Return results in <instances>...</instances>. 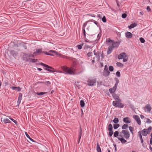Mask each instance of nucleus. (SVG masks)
I'll return each mask as SVG.
<instances>
[{
  "instance_id": "obj_1",
  "label": "nucleus",
  "mask_w": 152,
  "mask_h": 152,
  "mask_svg": "<svg viewBox=\"0 0 152 152\" xmlns=\"http://www.w3.org/2000/svg\"><path fill=\"white\" fill-rule=\"evenodd\" d=\"M106 42L107 45H110L113 49L117 48L120 44L119 42H115L114 41L111 40L110 38L107 39Z\"/></svg>"
},
{
  "instance_id": "obj_2",
  "label": "nucleus",
  "mask_w": 152,
  "mask_h": 152,
  "mask_svg": "<svg viewBox=\"0 0 152 152\" xmlns=\"http://www.w3.org/2000/svg\"><path fill=\"white\" fill-rule=\"evenodd\" d=\"M62 69L63 71L66 72V74H68L70 75L74 74V71L69 67L63 66L62 67Z\"/></svg>"
},
{
  "instance_id": "obj_3",
  "label": "nucleus",
  "mask_w": 152,
  "mask_h": 152,
  "mask_svg": "<svg viewBox=\"0 0 152 152\" xmlns=\"http://www.w3.org/2000/svg\"><path fill=\"white\" fill-rule=\"evenodd\" d=\"M151 129V127L150 126L147 129H144L141 131V133L143 136H146L148 134H149L150 133Z\"/></svg>"
},
{
  "instance_id": "obj_4",
  "label": "nucleus",
  "mask_w": 152,
  "mask_h": 152,
  "mask_svg": "<svg viewBox=\"0 0 152 152\" xmlns=\"http://www.w3.org/2000/svg\"><path fill=\"white\" fill-rule=\"evenodd\" d=\"M87 85L89 86H94L96 83V80L92 78H89L87 81Z\"/></svg>"
},
{
  "instance_id": "obj_5",
  "label": "nucleus",
  "mask_w": 152,
  "mask_h": 152,
  "mask_svg": "<svg viewBox=\"0 0 152 152\" xmlns=\"http://www.w3.org/2000/svg\"><path fill=\"white\" fill-rule=\"evenodd\" d=\"M121 133L124 134V137L126 139H128L130 137L129 133L127 130H122Z\"/></svg>"
},
{
  "instance_id": "obj_6",
  "label": "nucleus",
  "mask_w": 152,
  "mask_h": 152,
  "mask_svg": "<svg viewBox=\"0 0 152 152\" xmlns=\"http://www.w3.org/2000/svg\"><path fill=\"white\" fill-rule=\"evenodd\" d=\"M133 118L137 122L138 124L139 125H140L141 121L139 116L137 115H134L133 116Z\"/></svg>"
},
{
  "instance_id": "obj_7",
  "label": "nucleus",
  "mask_w": 152,
  "mask_h": 152,
  "mask_svg": "<svg viewBox=\"0 0 152 152\" xmlns=\"http://www.w3.org/2000/svg\"><path fill=\"white\" fill-rule=\"evenodd\" d=\"M126 54L125 53H122L118 55V58L119 59H121L124 58H126Z\"/></svg>"
},
{
  "instance_id": "obj_8",
  "label": "nucleus",
  "mask_w": 152,
  "mask_h": 152,
  "mask_svg": "<svg viewBox=\"0 0 152 152\" xmlns=\"http://www.w3.org/2000/svg\"><path fill=\"white\" fill-rule=\"evenodd\" d=\"M42 48H40L39 49H37L36 50V51L34 52V54L35 56H37L40 54L42 52Z\"/></svg>"
},
{
  "instance_id": "obj_9",
  "label": "nucleus",
  "mask_w": 152,
  "mask_h": 152,
  "mask_svg": "<svg viewBox=\"0 0 152 152\" xmlns=\"http://www.w3.org/2000/svg\"><path fill=\"white\" fill-rule=\"evenodd\" d=\"M112 96L115 100H118L119 102H121V99L119 98V96L117 94L113 93L112 94Z\"/></svg>"
},
{
  "instance_id": "obj_10",
  "label": "nucleus",
  "mask_w": 152,
  "mask_h": 152,
  "mask_svg": "<svg viewBox=\"0 0 152 152\" xmlns=\"http://www.w3.org/2000/svg\"><path fill=\"white\" fill-rule=\"evenodd\" d=\"M151 107L149 104H147L144 107V110H145L146 109L147 111L148 112H149L151 111Z\"/></svg>"
},
{
  "instance_id": "obj_11",
  "label": "nucleus",
  "mask_w": 152,
  "mask_h": 152,
  "mask_svg": "<svg viewBox=\"0 0 152 152\" xmlns=\"http://www.w3.org/2000/svg\"><path fill=\"white\" fill-rule=\"evenodd\" d=\"M117 87L116 86H114L112 88L109 89V91L111 94H113L116 89Z\"/></svg>"
},
{
  "instance_id": "obj_12",
  "label": "nucleus",
  "mask_w": 152,
  "mask_h": 152,
  "mask_svg": "<svg viewBox=\"0 0 152 152\" xmlns=\"http://www.w3.org/2000/svg\"><path fill=\"white\" fill-rule=\"evenodd\" d=\"M126 37L127 38H131L132 37V34L129 32H127L125 34Z\"/></svg>"
},
{
  "instance_id": "obj_13",
  "label": "nucleus",
  "mask_w": 152,
  "mask_h": 152,
  "mask_svg": "<svg viewBox=\"0 0 152 152\" xmlns=\"http://www.w3.org/2000/svg\"><path fill=\"white\" fill-rule=\"evenodd\" d=\"M10 51V54L13 56H17L18 54V53L16 51L14 50H11Z\"/></svg>"
},
{
  "instance_id": "obj_14",
  "label": "nucleus",
  "mask_w": 152,
  "mask_h": 152,
  "mask_svg": "<svg viewBox=\"0 0 152 152\" xmlns=\"http://www.w3.org/2000/svg\"><path fill=\"white\" fill-rule=\"evenodd\" d=\"M123 121L124 122L126 123H129L131 122L130 118L128 117L124 118Z\"/></svg>"
},
{
  "instance_id": "obj_15",
  "label": "nucleus",
  "mask_w": 152,
  "mask_h": 152,
  "mask_svg": "<svg viewBox=\"0 0 152 152\" xmlns=\"http://www.w3.org/2000/svg\"><path fill=\"white\" fill-rule=\"evenodd\" d=\"M110 72L108 70H104L103 75L105 77H107L109 75Z\"/></svg>"
},
{
  "instance_id": "obj_16",
  "label": "nucleus",
  "mask_w": 152,
  "mask_h": 152,
  "mask_svg": "<svg viewBox=\"0 0 152 152\" xmlns=\"http://www.w3.org/2000/svg\"><path fill=\"white\" fill-rule=\"evenodd\" d=\"M113 49H114L110 45L108 48L107 52V54H110L113 51Z\"/></svg>"
},
{
  "instance_id": "obj_17",
  "label": "nucleus",
  "mask_w": 152,
  "mask_h": 152,
  "mask_svg": "<svg viewBox=\"0 0 152 152\" xmlns=\"http://www.w3.org/2000/svg\"><path fill=\"white\" fill-rule=\"evenodd\" d=\"M40 64L41 65L44 66L45 67L48 68V69H52L53 70L54 69L52 67L48 65L43 64L42 63H40Z\"/></svg>"
},
{
  "instance_id": "obj_18",
  "label": "nucleus",
  "mask_w": 152,
  "mask_h": 152,
  "mask_svg": "<svg viewBox=\"0 0 152 152\" xmlns=\"http://www.w3.org/2000/svg\"><path fill=\"white\" fill-rule=\"evenodd\" d=\"M79 140H78V143H79V142L80 141V139L81 138L82 134V130L81 129V127H80V129L79 130Z\"/></svg>"
},
{
  "instance_id": "obj_19",
  "label": "nucleus",
  "mask_w": 152,
  "mask_h": 152,
  "mask_svg": "<svg viewBox=\"0 0 152 152\" xmlns=\"http://www.w3.org/2000/svg\"><path fill=\"white\" fill-rule=\"evenodd\" d=\"M1 121L2 122H4V123L5 124H6L7 123H10L11 122V121L9 119L7 118L2 120V118H1Z\"/></svg>"
},
{
  "instance_id": "obj_20",
  "label": "nucleus",
  "mask_w": 152,
  "mask_h": 152,
  "mask_svg": "<svg viewBox=\"0 0 152 152\" xmlns=\"http://www.w3.org/2000/svg\"><path fill=\"white\" fill-rule=\"evenodd\" d=\"M118 138L119 140H120L121 141V142L122 144H124L127 142V141L125 139H124V138Z\"/></svg>"
},
{
  "instance_id": "obj_21",
  "label": "nucleus",
  "mask_w": 152,
  "mask_h": 152,
  "mask_svg": "<svg viewBox=\"0 0 152 152\" xmlns=\"http://www.w3.org/2000/svg\"><path fill=\"white\" fill-rule=\"evenodd\" d=\"M41 8L43 10H46V5L44 3H43L42 4L41 6Z\"/></svg>"
},
{
  "instance_id": "obj_22",
  "label": "nucleus",
  "mask_w": 152,
  "mask_h": 152,
  "mask_svg": "<svg viewBox=\"0 0 152 152\" xmlns=\"http://www.w3.org/2000/svg\"><path fill=\"white\" fill-rule=\"evenodd\" d=\"M119 102L118 100L116 101H113V105L115 107H117V106H116L119 104V102Z\"/></svg>"
},
{
  "instance_id": "obj_23",
  "label": "nucleus",
  "mask_w": 152,
  "mask_h": 152,
  "mask_svg": "<svg viewBox=\"0 0 152 152\" xmlns=\"http://www.w3.org/2000/svg\"><path fill=\"white\" fill-rule=\"evenodd\" d=\"M137 24L136 23H132L130 26H128V28L129 29H131L136 26H137Z\"/></svg>"
},
{
  "instance_id": "obj_24",
  "label": "nucleus",
  "mask_w": 152,
  "mask_h": 152,
  "mask_svg": "<svg viewBox=\"0 0 152 152\" xmlns=\"http://www.w3.org/2000/svg\"><path fill=\"white\" fill-rule=\"evenodd\" d=\"M138 134V135L140 138V140L142 144H143V141L142 137V135L141 134V131H140L139 132Z\"/></svg>"
},
{
  "instance_id": "obj_25",
  "label": "nucleus",
  "mask_w": 152,
  "mask_h": 152,
  "mask_svg": "<svg viewBox=\"0 0 152 152\" xmlns=\"http://www.w3.org/2000/svg\"><path fill=\"white\" fill-rule=\"evenodd\" d=\"M100 54L101 53L99 51H97L95 55V56H96V57L98 58V60H100Z\"/></svg>"
},
{
  "instance_id": "obj_26",
  "label": "nucleus",
  "mask_w": 152,
  "mask_h": 152,
  "mask_svg": "<svg viewBox=\"0 0 152 152\" xmlns=\"http://www.w3.org/2000/svg\"><path fill=\"white\" fill-rule=\"evenodd\" d=\"M25 134H26V136L31 141L33 142H35V141L33 139L31 138L30 137V136L28 134L27 132H25Z\"/></svg>"
},
{
  "instance_id": "obj_27",
  "label": "nucleus",
  "mask_w": 152,
  "mask_h": 152,
  "mask_svg": "<svg viewBox=\"0 0 152 152\" xmlns=\"http://www.w3.org/2000/svg\"><path fill=\"white\" fill-rule=\"evenodd\" d=\"M96 150L98 152H101V148L98 143L96 144Z\"/></svg>"
},
{
  "instance_id": "obj_28",
  "label": "nucleus",
  "mask_w": 152,
  "mask_h": 152,
  "mask_svg": "<svg viewBox=\"0 0 152 152\" xmlns=\"http://www.w3.org/2000/svg\"><path fill=\"white\" fill-rule=\"evenodd\" d=\"M124 104L119 102V104L118 105H117L116 106H117V107L122 108L124 107Z\"/></svg>"
},
{
  "instance_id": "obj_29",
  "label": "nucleus",
  "mask_w": 152,
  "mask_h": 152,
  "mask_svg": "<svg viewBox=\"0 0 152 152\" xmlns=\"http://www.w3.org/2000/svg\"><path fill=\"white\" fill-rule=\"evenodd\" d=\"M80 103L81 107H83L84 106L85 104L83 100H81L80 102Z\"/></svg>"
},
{
  "instance_id": "obj_30",
  "label": "nucleus",
  "mask_w": 152,
  "mask_h": 152,
  "mask_svg": "<svg viewBox=\"0 0 152 152\" xmlns=\"http://www.w3.org/2000/svg\"><path fill=\"white\" fill-rule=\"evenodd\" d=\"M108 129L109 131L112 130L113 129V126L111 124H109L108 127Z\"/></svg>"
},
{
  "instance_id": "obj_31",
  "label": "nucleus",
  "mask_w": 152,
  "mask_h": 152,
  "mask_svg": "<svg viewBox=\"0 0 152 152\" xmlns=\"http://www.w3.org/2000/svg\"><path fill=\"white\" fill-rule=\"evenodd\" d=\"M34 56L35 55L33 54H27L26 53L24 54V56H27L29 57H34Z\"/></svg>"
},
{
  "instance_id": "obj_32",
  "label": "nucleus",
  "mask_w": 152,
  "mask_h": 152,
  "mask_svg": "<svg viewBox=\"0 0 152 152\" xmlns=\"http://www.w3.org/2000/svg\"><path fill=\"white\" fill-rule=\"evenodd\" d=\"M47 93L46 92H39V93L37 92V93H35L37 95L40 96V95H42L44 94H46Z\"/></svg>"
},
{
  "instance_id": "obj_33",
  "label": "nucleus",
  "mask_w": 152,
  "mask_h": 152,
  "mask_svg": "<svg viewBox=\"0 0 152 152\" xmlns=\"http://www.w3.org/2000/svg\"><path fill=\"white\" fill-rule=\"evenodd\" d=\"M45 69L51 73H53L56 72L54 70L50 69H49L47 68H45Z\"/></svg>"
},
{
  "instance_id": "obj_34",
  "label": "nucleus",
  "mask_w": 152,
  "mask_h": 152,
  "mask_svg": "<svg viewBox=\"0 0 152 152\" xmlns=\"http://www.w3.org/2000/svg\"><path fill=\"white\" fill-rule=\"evenodd\" d=\"M120 125L118 124H114L113 125V128L115 129H116L119 127Z\"/></svg>"
},
{
  "instance_id": "obj_35",
  "label": "nucleus",
  "mask_w": 152,
  "mask_h": 152,
  "mask_svg": "<svg viewBox=\"0 0 152 152\" xmlns=\"http://www.w3.org/2000/svg\"><path fill=\"white\" fill-rule=\"evenodd\" d=\"M119 132L118 131H116L115 132L114 134V136L115 137H117L118 136Z\"/></svg>"
},
{
  "instance_id": "obj_36",
  "label": "nucleus",
  "mask_w": 152,
  "mask_h": 152,
  "mask_svg": "<svg viewBox=\"0 0 152 152\" xmlns=\"http://www.w3.org/2000/svg\"><path fill=\"white\" fill-rule=\"evenodd\" d=\"M128 127V125L127 124H124L122 127V129H126Z\"/></svg>"
},
{
  "instance_id": "obj_37",
  "label": "nucleus",
  "mask_w": 152,
  "mask_h": 152,
  "mask_svg": "<svg viewBox=\"0 0 152 152\" xmlns=\"http://www.w3.org/2000/svg\"><path fill=\"white\" fill-rule=\"evenodd\" d=\"M114 123L115 124H117L119 122V120L118 118H115L113 120Z\"/></svg>"
},
{
  "instance_id": "obj_38",
  "label": "nucleus",
  "mask_w": 152,
  "mask_h": 152,
  "mask_svg": "<svg viewBox=\"0 0 152 152\" xmlns=\"http://www.w3.org/2000/svg\"><path fill=\"white\" fill-rule=\"evenodd\" d=\"M134 128L133 127L131 126H130L129 127V129L130 132L132 134H133V132L134 131Z\"/></svg>"
},
{
  "instance_id": "obj_39",
  "label": "nucleus",
  "mask_w": 152,
  "mask_h": 152,
  "mask_svg": "<svg viewBox=\"0 0 152 152\" xmlns=\"http://www.w3.org/2000/svg\"><path fill=\"white\" fill-rule=\"evenodd\" d=\"M140 40L142 43H144L145 42V40L142 37H141L140 38Z\"/></svg>"
},
{
  "instance_id": "obj_40",
  "label": "nucleus",
  "mask_w": 152,
  "mask_h": 152,
  "mask_svg": "<svg viewBox=\"0 0 152 152\" xmlns=\"http://www.w3.org/2000/svg\"><path fill=\"white\" fill-rule=\"evenodd\" d=\"M109 70L110 71V72H112L113 71V69H114V68H113V66H109Z\"/></svg>"
},
{
  "instance_id": "obj_41",
  "label": "nucleus",
  "mask_w": 152,
  "mask_h": 152,
  "mask_svg": "<svg viewBox=\"0 0 152 152\" xmlns=\"http://www.w3.org/2000/svg\"><path fill=\"white\" fill-rule=\"evenodd\" d=\"M83 45V43L82 44L80 45H78L77 46L78 49H79V50L81 49L82 48V46Z\"/></svg>"
},
{
  "instance_id": "obj_42",
  "label": "nucleus",
  "mask_w": 152,
  "mask_h": 152,
  "mask_svg": "<svg viewBox=\"0 0 152 152\" xmlns=\"http://www.w3.org/2000/svg\"><path fill=\"white\" fill-rule=\"evenodd\" d=\"M117 65L118 66H123V65L120 62H117L116 63Z\"/></svg>"
},
{
  "instance_id": "obj_43",
  "label": "nucleus",
  "mask_w": 152,
  "mask_h": 152,
  "mask_svg": "<svg viewBox=\"0 0 152 152\" xmlns=\"http://www.w3.org/2000/svg\"><path fill=\"white\" fill-rule=\"evenodd\" d=\"M82 28H83V34H84V36L85 37H86V31H85V28L83 27Z\"/></svg>"
},
{
  "instance_id": "obj_44",
  "label": "nucleus",
  "mask_w": 152,
  "mask_h": 152,
  "mask_svg": "<svg viewBox=\"0 0 152 152\" xmlns=\"http://www.w3.org/2000/svg\"><path fill=\"white\" fill-rule=\"evenodd\" d=\"M21 99H22L21 98H18V100L17 102L18 106H19V104H20V102H21Z\"/></svg>"
},
{
  "instance_id": "obj_45",
  "label": "nucleus",
  "mask_w": 152,
  "mask_h": 152,
  "mask_svg": "<svg viewBox=\"0 0 152 152\" xmlns=\"http://www.w3.org/2000/svg\"><path fill=\"white\" fill-rule=\"evenodd\" d=\"M102 20L104 23L106 22L107 20L105 16H104L102 18Z\"/></svg>"
},
{
  "instance_id": "obj_46",
  "label": "nucleus",
  "mask_w": 152,
  "mask_h": 152,
  "mask_svg": "<svg viewBox=\"0 0 152 152\" xmlns=\"http://www.w3.org/2000/svg\"><path fill=\"white\" fill-rule=\"evenodd\" d=\"M90 21H91V22H93L94 23L96 24V25H97V26H98V25H99V24L96 21H95L94 20H90Z\"/></svg>"
},
{
  "instance_id": "obj_47",
  "label": "nucleus",
  "mask_w": 152,
  "mask_h": 152,
  "mask_svg": "<svg viewBox=\"0 0 152 152\" xmlns=\"http://www.w3.org/2000/svg\"><path fill=\"white\" fill-rule=\"evenodd\" d=\"M31 60V61L33 63H35L37 61V59H30Z\"/></svg>"
},
{
  "instance_id": "obj_48",
  "label": "nucleus",
  "mask_w": 152,
  "mask_h": 152,
  "mask_svg": "<svg viewBox=\"0 0 152 152\" xmlns=\"http://www.w3.org/2000/svg\"><path fill=\"white\" fill-rule=\"evenodd\" d=\"M113 131L112 130L111 131H110L109 133V134L110 136L111 137L112 135L113 134Z\"/></svg>"
},
{
  "instance_id": "obj_49",
  "label": "nucleus",
  "mask_w": 152,
  "mask_h": 152,
  "mask_svg": "<svg viewBox=\"0 0 152 152\" xmlns=\"http://www.w3.org/2000/svg\"><path fill=\"white\" fill-rule=\"evenodd\" d=\"M45 84L48 86H49V85H50L51 83L50 81H47L45 82Z\"/></svg>"
},
{
  "instance_id": "obj_50",
  "label": "nucleus",
  "mask_w": 152,
  "mask_h": 152,
  "mask_svg": "<svg viewBox=\"0 0 152 152\" xmlns=\"http://www.w3.org/2000/svg\"><path fill=\"white\" fill-rule=\"evenodd\" d=\"M9 118L12 121H13L14 123H15V124H17V122L16 120H15L14 119H13L12 118Z\"/></svg>"
},
{
  "instance_id": "obj_51",
  "label": "nucleus",
  "mask_w": 152,
  "mask_h": 152,
  "mask_svg": "<svg viewBox=\"0 0 152 152\" xmlns=\"http://www.w3.org/2000/svg\"><path fill=\"white\" fill-rule=\"evenodd\" d=\"M127 16V15L126 13H124L122 15V17L123 18H125Z\"/></svg>"
},
{
  "instance_id": "obj_52",
  "label": "nucleus",
  "mask_w": 152,
  "mask_h": 152,
  "mask_svg": "<svg viewBox=\"0 0 152 152\" xmlns=\"http://www.w3.org/2000/svg\"><path fill=\"white\" fill-rule=\"evenodd\" d=\"M92 53L91 52H89L87 54V55L88 57H90L92 56Z\"/></svg>"
},
{
  "instance_id": "obj_53",
  "label": "nucleus",
  "mask_w": 152,
  "mask_h": 152,
  "mask_svg": "<svg viewBox=\"0 0 152 152\" xmlns=\"http://www.w3.org/2000/svg\"><path fill=\"white\" fill-rule=\"evenodd\" d=\"M116 75L118 77L120 76V72L119 71H117L116 73Z\"/></svg>"
},
{
  "instance_id": "obj_54",
  "label": "nucleus",
  "mask_w": 152,
  "mask_h": 152,
  "mask_svg": "<svg viewBox=\"0 0 152 152\" xmlns=\"http://www.w3.org/2000/svg\"><path fill=\"white\" fill-rule=\"evenodd\" d=\"M121 132H120V134H119L118 135V137H117L118 138H123V135L121 134Z\"/></svg>"
},
{
  "instance_id": "obj_55",
  "label": "nucleus",
  "mask_w": 152,
  "mask_h": 152,
  "mask_svg": "<svg viewBox=\"0 0 152 152\" xmlns=\"http://www.w3.org/2000/svg\"><path fill=\"white\" fill-rule=\"evenodd\" d=\"M42 53H44L45 54H46V55H52L51 53H48L46 51H45H45H43V52H42Z\"/></svg>"
},
{
  "instance_id": "obj_56",
  "label": "nucleus",
  "mask_w": 152,
  "mask_h": 152,
  "mask_svg": "<svg viewBox=\"0 0 152 152\" xmlns=\"http://www.w3.org/2000/svg\"><path fill=\"white\" fill-rule=\"evenodd\" d=\"M151 137L150 139V143L151 145H152V133L151 134Z\"/></svg>"
},
{
  "instance_id": "obj_57",
  "label": "nucleus",
  "mask_w": 152,
  "mask_h": 152,
  "mask_svg": "<svg viewBox=\"0 0 152 152\" xmlns=\"http://www.w3.org/2000/svg\"><path fill=\"white\" fill-rule=\"evenodd\" d=\"M116 83H115V85L117 87V86H118V84L119 83V80L117 79V80H116Z\"/></svg>"
},
{
  "instance_id": "obj_58",
  "label": "nucleus",
  "mask_w": 152,
  "mask_h": 152,
  "mask_svg": "<svg viewBox=\"0 0 152 152\" xmlns=\"http://www.w3.org/2000/svg\"><path fill=\"white\" fill-rule=\"evenodd\" d=\"M123 61L124 62H126L128 60L127 58H123Z\"/></svg>"
},
{
  "instance_id": "obj_59",
  "label": "nucleus",
  "mask_w": 152,
  "mask_h": 152,
  "mask_svg": "<svg viewBox=\"0 0 152 152\" xmlns=\"http://www.w3.org/2000/svg\"><path fill=\"white\" fill-rule=\"evenodd\" d=\"M147 121H146L147 123H151V120L150 119H149L148 118H147Z\"/></svg>"
},
{
  "instance_id": "obj_60",
  "label": "nucleus",
  "mask_w": 152,
  "mask_h": 152,
  "mask_svg": "<svg viewBox=\"0 0 152 152\" xmlns=\"http://www.w3.org/2000/svg\"><path fill=\"white\" fill-rule=\"evenodd\" d=\"M108 70V66L107 65H106L104 66V70Z\"/></svg>"
},
{
  "instance_id": "obj_61",
  "label": "nucleus",
  "mask_w": 152,
  "mask_h": 152,
  "mask_svg": "<svg viewBox=\"0 0 152 152\" xmlns=\"http://www.w3.org/2000/svg\"><path fill=\"white\" fill-rule=\"evenodd\" d=\"M17 87H14V86H12L11 87V88L13 90H16Z\"/></svg>"
},
{
  "instance_id": "obj_62",
  "label": "nucleus",
  "mask_w": 152,
  "mask_h": 152,
  "mask_svg": "<svg viewBox=\"0 0 152 152\" xmlns=\"http://www.w3.org/2000/svg\"><path fill=\"white\" fill-rule=\"evenodd\" d=\"M22 95L21 93H19L18 98H20L22 99Z\"/></svg>"
},
{
  "instance_id": "obj_63",
  "label": "nucleus",
  "mask_w": 152,
  "mask_h": 152,
  "mask_svg": "<svg viewBox=\"0 0 152 152\" xmlns=\"http://www.w3.org/2000/svg\"><path fill=\"white\" fill-rule=\"evenodd\" d=\"M17 89H16V90L18 91H20L21 90V88L20 87H17Z\"/></svg>"
},
{
  "instance_id": "obj_64",
  "label": "nucleus",
  "mask_w": 152,
  "mask_h": 152,
  "mask_svg": "<svg viewBox=\"0 0 152 152\" xmlns=\"http://www.w3.org/2000/svg\"><path fill=\"white\" fill-rule=\"evenodd\" d=\"M147 10L148 11H151V9L149 6H148L147 7Z\"/></svg>"
}]
</instances>
